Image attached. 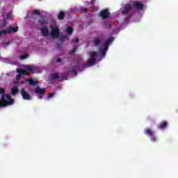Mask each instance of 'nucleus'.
Instances as JSON below:
<instances>
[{
	"mask_svg": "<svg viewBox=\"0 0 178 178\" xmlns=\"http://www.w3.org/2000/svg\"><path fill=\"white\" fill-rule=\"evenodd\" d=\"M39 23H40V24H42V26H44V24H48V21L44 19V17H41V18L39 19Z\"/></svg>",
	"mask_w": 178,
	"mask_h": 178,
	"instance_id": "nucleus-19",
	"label": "nucleus"
},
{
	"mask_svg": "<svg viewBox=\"0 0 178 178\" xmlns=\"http://www.w3.org/2000/svg\"><path fill=\"white\" fill-rule=\"evenodd\" d=\"M26 82L29 83V86H37L38 84V79H26Z\"/></svg>",
	"mask_w": 178,
	"mask_h": 178,
	"instance_id": "nucleus-14",
	"label": "nucleus"
},
{
	"mask_svg": "<svg viewBox=\"0 0 178 178\" xmlns=\"http://www.w3.org/2000/svg\"><path fill=\"white\" fill-rule=\"evenodd\" d=\"M168 127V121H162L157 124V128L159 130H165Z\"/></svg>",
	"mask_w": 178,
	"mask_h": 178,
	"instance_id": "nucleus-11",
	"label": "nucleus"
},
{
	"mask_svg": "<svg viewBox=\"0 0 178 178\" xmlns=\"http://www.w3.org/2000/svg\"><path fill=\"white\" fill-rule=\"evenodd\" d=\"M60 76L59 74L58 73H54V74H51L49 80H50L51 81H53L54 80H58V79H60Z\"/></svg>",
	"mask_w": 178,
	"mask_h": 178,
	"instance_id": "nucleus-15",
	"label": "nucleus"
},
{
	"mask_svg": "<svg viewBox=\"0 0 178 178\" xmlns=\"http://www.w3.org/2000/svg\"><path fill=\"white\" fill-rule=\"evenodd\" d=\"M52 97H54V92L49 93L48 95V98H52Z\"/></svg>",
	"mask_w": 178,
	"mask_h": 178,
	"instance_id": "nucleus-33",
	"label": "nucleus"
},
{
	"mask_svg": "<svg viewBox=\"0 0 178 178\" xmlns=\"http://www.w3.org/2000/svg\"><path fill=\"white\" fill-rule=\"evenodd\" d=\"M134 8H136V9H138L139 10H141L144 8V4L140 1H135L134 3Z\"/></svg>",
	"mask_w": 178,
	"mask_h": 178,
	"instance_id": "nucleus-13",
	"label": "nucleus"
},
{
	"mask_svg": "<svg viewBox=\"0 0 178 178\" xmlns=\"http://www.w3.org/2000/svg\"><path fill=\"white\" fill-rule=\"evenodd\" d=\"M66 40H67V35H62L61 37H60V41L61 42L66 41Z\"/></svg>",
	"mask_w": 178,
	"mask_h": 178,
	"instance_id": "nucleus-22",
	"label": "nucleus"
},
{
	"mask_svg": "<svg viewBox=\"0 0 178 178\" xmlns=\"http://www.w3.org/2000/svg\"><path fill=\"white\" fill-rule=\"evenodd\" d=\"M56 62H57L58 63H59L62 62V59H60V58H57Z\"/></svg>",
	"mask_w": 178,
	"mask_h": 178,
	"instance_id": "nucleus-36",
	"label": "nucleus"
},
{
	"mask_svg": "<svg viewBox=\"0 0 178 178\" xmlns=\"http://www.w3.org/2000/svg\"><path fill=\"white\" fill-rule=\"evenodd\" d=\"M27 58V55H22L20 56V59L22 60H24Z\"/></svg>",
	"mask_w": 178,
	"mask_h": 178,
	"instance_id": "nucleus-30",
	"label": "nucleus"
},
{
	"mask_svg": "<svg viewBox=\"0 0 178 178\" xmlns=\"http://www.w3.org/2000/svg\"><path fill=\"white\" fill-rule=\"evenodd\" d=\"M19 92V86H15L13 88L11 89V94L13 95H16Z\"/></svg>",
	"mask_w": 178,
	"mask_h": 178,
	"instance_id": "nucleus-17",
	"label": "nucleus"
},
{
	"mask_svg": "<svg viewBox=\"0 0 178 178\" xmlns=\"http://www.w3.org/2000/svg\"><path fill=\"white\" fill-rule=\"evenodd\" d=\"M6 19L8 20H13V15H12V13L10 12H9L6 14Z\"/></svg>",
	"mask_w": 178,
	"mask_h": 178,
	"instance_id": "nucleus-20",
	"label": "nucleus"
},
{
	"mask_svg": "<svg viewBox=\"0 0 178 178\" xmlns=\"http://www.w3.org/2000/svg\"><path fill=\"white\" fill-rule=\"evenodd\" d=\"M77 51V46H76L74 49H72L70 52V55H74V54Z\"/></svg>",
	"mask_w": 178,
	"mask_h": 178,
	"instance_id": "nucleus-24",
	"label": "nucleus"
},
{
	"mask_svg": "<svg viewBox=\"0 0 178 178\" xmlns=\"http://www.w3.org/2000/svg\"><path fill=\"white\" fill-rule=\"evenodd\" d=\"M65 12L60 11L59 14L58 15V20H63V19H65Z\"/></svg>",
	"mask_w": 178,
	"mask_h": 178,
	"instance_id": "nucleus-18",
	"label": "nucleus"
},
{
	"mask_svg": "<svg viewBox=\"0 0 178 178\" xmlns=\"http://www.w3.org/2000/svg\"><path fill=\"white\" fill-rule=\"evenodd\" d=\"M67 33L68 34H72L73 33V28H72L71 26H68L67 28Z\"/></svg>",
	"mask_w": 178,
	"mask_h": 178,
	"instance_id": "nucleus-23",
	"label": "nucleus"
},
{
	"mask_svg": "<svg viewBox=\"0 0 178 178\" xmlns=\"http://www.w3.org/2000/svg\"><path fill=\"white\" fill-rule=\"evenodd\" d=\"M24 69L27 70L28 72H33L34 70V67L30 66V65H26Z\"/></svg>",
	"mask_w": 178,
	"mask_h": 178,
	"instance_id": "nucleus-21",
	"label": "nucleus"
},
{
	"mask_svg": "<svg viewBox=\"0 0 178 178\" xmlns=\"http://www.w3.org/2000/svg\"><path fill=\"white\" fill-rule=\"evenodd\" d=\"M40 31L44 37H48V34L49 33V29H48V27L46 26H42Z\"/></svg>",
	"mask_w": 178,
	"mask_h": 178,
	"instance_id": "nucleus-12",
	"label": "nucleus"
},
{
	"mask_svg": "<svg viewBox=\"0 0 178 178\" xmlns=\"http://www.w3.org/2000/svg\"><path fill=\"white\" fill-rule=\"evenodd\" d=\"M47 92V89L45 88H41L40 86H37L35 88V93L39 95V99H42L44 95Z\"/></svg>",
	"mask_w": 178,
	"mask_h": 178,
	"instance_id": "nucleus-6",
	"label": "nucleus"
},
{
	"mask_svg": "<svg viewBox=\"0 0 178 178\" xmlns=\"http://www.w3.org/2000/svg\"><path fill=\"white\" fill-rule=\"evenodd\" d=\"M28 71L24 68V70H22V74L24 76H27L29 74V72H27Z\"/></svg>",
	"mask_w": 178,
	"mask_h": 178,
	"instance_id": "nucleus-27",
	"label": "nucleus"
},
{
	"mask_svg": "<svg viewBox=\"0 0 178 178\" xmlns=\"http://www.w3.org/2000/svg\"><path fill=\"white\" fill-rule=\"evenodd\" d=\"M0 94L1 95L0 99V108H6L15 104V99L12 98L10 95L5 94V88H0Z\"/></svg>",
	"mask_w": 178,
	"mask_h": 178,
	"instance_id": "nucleus-1",
	"label": "nucleus"
},
{
	"mask_svg": "<svg viewBox=\"0 0 178 178\" xmlns=\"http://www.w3.org/2000/svg\"><path fill=\"white\" fill-rule=\"evenodd\" d=\"M56 48H58V49L61 48V45H60V43H56Z\"/></svg>",
	"mask_w": 178,
	"mask_h": 178,
	"instance_id": "nucleus-32",
	"label": "nucleus"
},
{
	"mask_svg": "<svg viewBox=\"0 0 178 178\" xmlns=\"http://www.w3.org/2000/svg\"><path fill=\"white\" fill-rule=\"evenodd\" d=\"M115 41V38L114 37H110L103 44V47L106 49H109V45L112 44Z\"/></svg>",
	"mask_w": 178,
	"mask_h": 178,
	"instance_id": "nucleus-10",
	"label": "nucleus"
},
{
	"mask_svg": "<svg viewBox=\"0 0 178 178\" xmlns=\"http://www.w3.org/2000/svg\"><path fill=\"white\" fill-rule=\"evenodd\" d=\"M70 73H74L75 76H77V71L74 70V68L70 70Z\"/></svg>",
	"mask_w": 178,
	"mask_h": 178,
	"instance_id": "nucleus-26",
	"label": "nucleus"
},
{
	"mask_svg": "<svg viewBox=\"0 0 178 178\" xmlns=\"http://www.w3.org/2000/svg\"><path fill=\"white\" fill-rule=\"evenodd\" d=\"M10 42H7L5 43V46H4V48H6V47H8V45H10Z\"/></svg>",
	"mask_w": 178,
	"mask_h": 178,
	"instance_id": "nucleus-34",
	"label": "nucleus"
},
{
	"mask_svg": "<svg viewBox=\"0 0 178 178\" xmlns=\"http://www.w3.org/2000/svg\"><path fill=\"white\" fill-rule=\"evenodd\" d=\"M79 39L78 38H76L74 39H73L71 42H79Z\"/></svg>",
	"mask_w": 178,
	"mask_h": 178,
	"instance_id": "nucleus-29",
	"label": "nucleus"
},
{
	"mask_svg": "<svg viewBox=\"0 0 178 178\" xmlns=\"http://www.w3.org/2000/svg\"><path fill=\"white\" fill-rule=\"evenodd\" d=\"M40 10H33V14L34 15H37L38 16H39V15H40Z\"/></svg>",
	"mask_w": 178,
	"mask_h": 178,
	"instance_id": "nucleus-28",
	"label": "nucleus"
},
{
	"mask_svg": "<svg viewBox=\"0 0 178 178\" xmlns=\"http://www.w3.org/2000/svg\"><path fill=\"white\" fill-rule=\"evenodd\" d=\"M16 72L17 73H19L18 74H20L21 76L23 74V70L20 68H17Z\"/></svg>",
	"mask_w": 178,
	"mask_h": 178,
	"instance_id": "nucleus-25",
	"label": "nucleus"
},
{
	"mask_svg": "<svg viewBox=\"0 0 178 178\" xmlns=\"http://www.w3.org/2000/svg\"><path fill=\"white\" fill-rule=\"evenodd\" d=\"M108 51V49L104 48L103 49L100 50V52H106Z\"/></svg>",
	"mask_w": 178,
	"mask_h": 178,
	"instance_id": "nucleus-35",
	"label": "nucleus"
},
{
	"mask_svg": "<svg viewBox=\"0 0 178 178\" xmlns=\"http://www.w3.org/2000/svg\"><path fill=\"white\" fill-rule=\"evenodd\" d=\"M20 94L23 98V99H25L26 101H30L31 99V96H30V94L26 91V89L22 88L20 90Z\"/></svg>",
	"mask_w": 178,
	"mask_h": 178,
	"instance_id": "nucleus-7",
	"label": "nucleus"
},
{
	"mask_svg": "<svg viewBox=\"0 0 178 178\" xmlns=\"http://www.w3.org/2000/svg\"><path fill=\"white\" fill-rule=\"evenodd\" d=\"M22 77V75H20L19 74H18L17 76H16V80L19 81L20 80Z\"/></svg>",
	"mask_w": 178,
	"mask_h": 178,
	"instance_id": "nucleus-31",
	"label": "nucleus"
},
{
	"mask_svg": "<svg viewBox=\"0 0 178 178\" xmlns=\"http://www.w3.org/2000/svg\"><path fill=\"white\" fill-rule=\"evenodd\" d=\"M17 31H19V26L8 27L7 29L0 31V37L10 34V33H17Z\"/></svg>",
	"mask_w": 178,
	"mask_h": 178,
	"instance_id": "nucleus-3",
	"label": "nucleus"
},
{
	"mask_svg": "<svg viewBox=\"0 0 178 178\" xmlns=\"http://www.w3.org/2000/svg\"><path fill=\"white\" fill-rule=\"evenodd\" d=\"M131 10H133V6H131V4H127L124 7L122 13V15H125L126 16L129 15V12H131Z\"/></svg>",
	"mask_w": 178,
	"mask_h": 178,
	"instance_id": "nucleus-9",
	"label": "nucleus"
},
{
	"mask_svg": "<svg viewBox=\"0 0 178 178\" xmlns=\"http://www.w3.org/2000/svg\"><path fill=\"white\" fill-rule=\"evenodd\" d=\"M3 24H6V19H3Z\"/></svg>",
	"mask_w": 178,
	"mask_h": 178,
	"instance_id": "nucleus-38",
	"label": "nucleus"
},
{
	"mask_svg": "<svg viewBox=\"0 0 178 178\" xmlns=\"http://www.w3.org/2000/svg\"><path fill=\"white\" fill-rule=\"evenodd\" d=\"M97 58H98V53L94 51L90 52V58L88 60V64H86L84 67H88V66H94L96 65Z\"/></svg>",
	"mask_w": 178,
	"mask_h": 178,
	"instance_id": "nucleus-2",
	"label": "nucleus"
},
{
	"mask_svg": "<svg viewBox=\"0 0 178 178\" xmlns=\"http://www.w3.org/2000/svg\"><path fill=\"white\" fill-rule=\"evenodd\" d=\"M92 42L94 45H95V47H99V45H101L102 41H101V39H99V38L96 37V38H94Z\"/></svg>",
	"mask_w": 178,
	"mask_h": 178,
	"instance_id": "nucleus-16",
	"label": "nucleus"
},
{
	"mask_svg": "<svg viewBox=\"0 0 178 178\" xmlns=\"http://www.w3.org/2000/svg\"><path fill=\"white\" fill-rule=\"evenodd\" d=\"M51 31L50 33L51 36L53 38H59V35L60 34L59 28H58V26H51Z\"/></svg>",
	"mask_w": 178,
	"mask_h": 178,
	"instance_id": "nucleus-4",
	"label": "nucleus"
},
{
	"mask_svg": "<svg viewBox=\"0 0 178 178\" xmlns=\"http://www.w3.org/2000/svg\"><path fill=\"white\" fill-rule=\"evenodd\" d=\"M110 15H111V13H109V10L104 9L100 12V13L99 14V16L102 17V19L105 20V19H108V17H109Z\"/></svg>",
	"mask_w": 178,
	"mask_h": 178,
	"instance_id": "nucleus-8",
	"label": "nucleus"
},
{
	"mask_svg": "<svg viewBox=\"0 0 178 178\" xmlns=\"http://www.w3.org/2000/svg\"><path fill=\"white\" fill-rule=\"evenodd\" d=\"M100 52H102L103 56H105V55H106V51H100Z\"/></svg>",
	"mask_w": 178,
	"mask_h": 178,
	"instance_id": "nucleus-37",
	"label": "nucleus"
},
{
	"mask_svg": "<svg viewBox=\"0 0 178 178\" xmlns=\"http://www.w3.org/2000/svg\"><path fill=\"white\" fill-rule=\"evenodd\" d=\"M144 133H145V134H146V136H148L149 137H150L151 141H152L153 143H156V136L155 135H154V131L152 130H151V129L146 128L145 129Z\"/></svg>",
	"mask_w": 178,
	"mask_h": 178,
	"instance_id": "nucleus-5",
	"label": "nucleus"
}]
</instances>
